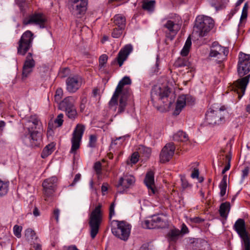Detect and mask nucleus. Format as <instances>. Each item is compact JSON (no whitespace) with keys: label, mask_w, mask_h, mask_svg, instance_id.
<instances>
[{"label":"nucleus","mask_w":250,"mask_h":250,"mask_svg":"<svg viewBox=\"0 0 250 250\" xmlns=\"http://www.w3.org/2000/svg\"><path fill=\"white\" fill-rule=\"evenodd\" d=\"M250 71V55L240 52L239 55L237 72L241 79L235 81L232 89L237 92L239 99H241L245 92L249 83L250 74L244 77Z\"/></svg>","instance_id":"nucleus-1"},{"label":"nucleus","mask_w":250,"mask_h":250,"mask_svg":"<svg viewBox=\"0 0 250 250\" xmlns=\"http://www.w3.org/2000/svg\"><path fill=\"white\" fill-rule=\"evenodd\" d=\"M213 26V20L210 17L204 15L198 16L193 27V34L197 37H203L210 31Z\"/></svg>","instance_id":"nucleus-2"},{"label":"nucleus","mask_w":250,"mask_h":250,"mask_svg":"<svg viewBox=\"0 0 250 250\" xmlns=\"http://www.w3.org/2000/svg\"><path fill=\"white\" fill-rule=\"evenodd\" d=\"M170 94L169 88L167 87L154 86L151 90V101L153 103L158 101L159 104L162 103L164 106L168 107L174 102V99L169 98Z\"/></svg>","instance_id":"nucleus-3"},{"label":"nucleus","mask_w":250,"mask_h":250,"mask_svg":"<svg viewBox=\"0 0 250 250\" xmlns=\"http://www.w3.org/2000/svg\"><path fill=\"white\" fill-rule=\"evenodd\" d=\"M27 123V129L30 134V145L32 147L39 146L42 141V134L38 130H35L40 129L41 123L35 116L31 117Z\"/></svg>","instance_id":"nucleus-4"},{"label":"nucleus","mask_w":250,"mask_h":250,"mask_svg":"<svg viewBox=\"0 0 250 250\" xmlns=\"http://www.w3.org/2000/svg\"><path fill=\"white\" fill-rule=\"evenodd\" d=\"M228 114L225 106H221L219 108L210 107L206 114V122L211 125H219L224 122L225 117Z\"/></svg>","instance_id":"nucleus-5"},{"label":"nucleus","mask_w":250,"mask_h":250,"mask_svg":"<svg viewBox=\"0 0 250 250\" xmlns=\"http://www.w3.org/2000/svg\"><path fill=\"white\" fill-rule=\"evenodd\" d=\"M102 207V205L99 204L90 214L89 225L90 227V234L92 239L95 238L98 234L100 226L103 220Z\"/></svg>","instance_id":"nucleus-6"},{"label":"nucleus","mask_w":250,"mask_h":250,"mask_svg":"<svg viewBox=\"0 0 250 250\" xmlns=\"http://www.w3.org/2000/svg\"><path fill=\"white\" fill-rule=\"evenodd\" d=\"M233 229L241 238L243 250H250V234L247 230L244 220L241 218L237 219Z\"/></svg>","instance_id":"nucleus-7"},{"label":"nucleus","mask_w":250,"mask_h":250,"mask_svg":"<svg viewBox=\"0 0 250 250\" xmlns=\"http://www.w3.org/2000/svg\"><path fill=\"white\" fill-rule=\"evenodd\" d=\"M113 222L116 226L111 229L113 234L121 240L126 241L130 234L131 226L125 221L114 220Z\"/></svg>","instance_id":"nucleus-8"},{"label":"nucleus","mask_w":250,"mask_h":250,"mask_svg":"<svg viewBox=\"0 0 250 250\" xmlns=\"http://www.w3.org/2000/svg\"><path fill=\"white\" fill-rule=\"evenodd\" d=\"M33 40V34L30 31L24 32L18 42V54L24 56L31 47Z\"/></svg>","instance_id":"nucleus-9"},{"label":"nucleus","mask_w":250,"mask_h":250,"mask_svg":"<svg viewBox=\"0 0 250 250\" xmlns=\"http://www.w3.org/2000/svg\"><path fill=\"white\" fill-rule=\"evenodd\" d=\"M144 228L148 229H164L168 226L167 219L163 215H153L143 223Z\"/></svg>","instance_id":"nucleus-10"},{"label":"nucleus","mask_w":250,"mask_h":250,"mask_svg":"<svg viewBox=\"0 0 250 250\" xmlns=\"http://www.w3.org/2000/svg\"><path fill=\"white\" fill-rule=\"evenodd\" d=\"M59 109L65 112L66 116L71 119H75L77 115L76 109L74 106V99L68 96L60 102Z\"/></svg>","instance_id":"nucleus-11"},{"label":"nucleus","mask_w":250,"mask_h":250,"mask_svg":"<svg viewBox=\"0 0 250 250\" xmlns=\"http://www.w3.org/2000/svg\"><path fill=\"white\" fill-rule=\"evenodd\" d=\"M58 178L56 176H52L45 179L42 184L43 193L45 200H51L56 190Z\"/></svg>","instance_id":"nucleus-12"},{"label":"nucleus","mask_w":250,"mask_h":250,"mask_svg":"<svg viewBox=\"0 0 250 250\" xmlns=\"http://www.w3.org/2000/svg\"><path fill=\"white\" fill-rule=\"evenodd\" d=\"M88 0H68V7L71 13L77 18H81L86 10Z\"/></svg>","instance_id":"nucleus-13"},{"label":"nucleus","mask_w":250,"mask_h":250,"mask_svg":"<svg viewBox=\"0 0 250 250\" xmlns=\"http://www.w3.org/2000/svg\"><path fill=\"white\" fill-rule=\"evenodd\" d=\"M47 19L42 13H35L23 20L24 25L33 24L38 26L40 28H44L47 26Z\"/></svg>","instance_id":"nucleus-14"},{"label":"nucleus","mask_w":250,"mask_h":250,"mask_svg":"<svg viewBox=\"0 0 250 250\" xmlns=\"http://www.w3.org/2000/svg\"><path fill=\"white\" fill-rule=\"evenodd\" d=\"M84 126L82 125H77L72 134L71 139L72 146L70 152L74 154L80 147V142L84 131Z\"/></svg>","instance_id":"nucleus-15"},{"label":"nucleus","mask_w":250,"mask_h":250,"mask_svg":"<svg viewBox=\"0 0 250 250\" xmlns=\"http://www.w3.org/2000/svg\"><path fill=\"white\" fill-rule=\"evenodd\" d=\"M228 52L227 48L222 46L216 42H214L211 46L209 57L219 59L218 62L220 63L228 55Z\"/></svg>","instance_id":"nucleus-16"},{"label":"nucleus","mask_w":250,"mask_h":250,"mask_svg":"<svg viewBox=\"0 0 250 250\" xmlns=\"http://www.w3.org/2000/svg\"><path fill=\"white\" fill-rule=\"evenodd\" d=\"M125 85L123 84L122 82L121 81L118 83L115 91H114L113 95L109 102L108 104L110 108H114V110H116L117 105H118V99L119 95H122L123 92L125 90H127L129 92V96L131 95V91L129 88H124Z\"/></svg>","instance_id":"nucleus-17"},{"label":"nucleus","mask_w":250,"mask_h":250,"mask_svg":"<svg viewBox=\"0 0 250 250\" xmlns=\"http://www.w3.org/2000/svg\"><path fill=\"white\" fill-rule=\"evenodd\" d=\"M163 28L164 30L167 29L165 31L167 38L172 40L180 30V26L173 21L168 20L163 23Z\"/></svg>","instance_id":"nucleus-18"},{"label":"nucleus","mask_w":250,"mask_h":250,"mask_svg":"<svg viewBox=\"0 0 250 250\" xmlns=\"http://www.w3.org/2000/svg\"><path fill=\"white\" fill-rule=\"evenodd\" d=\"M35 66V62L33 59L32 54L29 53L24 62L22 67L21 79L24 81L32 72L33 68Z\"/></svg>","instance_id":"nucleus-19"},{"label":"nucleus","mask_w":250,"mask_h":250,"mask_svg":"<svg viewBox=\"0 0 250 250\" xmlns=\"http://www.w3.org/2000/svg\"><path fill=\"white\" fill-rule=\"evenodd\" d=\"M132 50L133 47L131 44L125 45L120 50L117 57L112 62V64H114L117 63L119 66L121 67Z\"/></svg>","instance_id":"nucleus-20"},{"label":"nucleus","mask_w":250,"mask_h":250,"mask_svg":"<svg viewBox=\"0 0 250 250\" xmlns=\"http://www.w3.org/2000/svg\"><path fill=\"white\" fill-rule=\"evenodd\" d=\"M175 147L173 143L167 144L163 148L160 154V160L161 163L168 162L173 157Z\"/></svg>","instance_id":"nucleus-21"},{"label":"nucleus","mask_w":250,"mask_h":250,"mask_svg":"<svg viewBox=\"0 0 250 250\" xmlns=\"http://www.w3.org/2000/svg\"><path fill=\"white\" fill-rule=\"evenodd\" d=\"M82 83V78L75 75L69 77L66 81V90L70 93L76 92L81 87Z\"/></svg>","instance_id":"nucleus-22"},{"label":"nucleus","mask_w":250,"mask_h":250,"mask_svg":"<svg viewBox=\"0 0 250 250\" xmlns=\"http://www.w3.org/2000/svg\"><path fill=\"white\" fill-rule=\"evenodd\" d=\"M135 181L134 177L130 175L121 177L117 185L118 191L122 193L126 189L129 188L134 184Z\"/></svg>","instance_id":"nucleus-23"},{"label":"nucleus","mask_w":250,"mask_h":250,"mask_svg":"<svg viewBox=\"0 0 250 250\" xmlns=\"http://www.w3.org/2000/svg\"><path fill=\"white\" fill-rule=\"evenodd\" d=\"M144 182L147 187L149 194H154L155 193L154 184V174L152 171H148L146 175Z\"/></svg>","instance_id":"nucleus-24"},{"label":"nucleus","mask_w":250,"mask_h":250,"mask_svg":"<svg viewBox=\"0 0 250 250\" xmlns=\"http://www.w3.org/2000/svg\"><path fill=\"white\" fill-rule=\"evenodd\" d=\"M130 96L128 91L125 90L123 92L119 100L117 114H121L125 111L127 105V101Z\"/></svg>","instance_id":"nucleus-25"},{"label":"nucleus","mask_w":250,"mask_h":250,"mask_svg":"<svg viewBox=\"0 0 250 250\" xmlns=\"http://www.w3.org/2000/svg\"><path fill=\"white\" fill-rule=\"evenodd\" d=\"M181 235L180 230L177 229H170L167 235V240L170 243H175L179 239Z\"/></svg>","instance_id":"nucleus-26"},{"label":"nucleus","mask_w":250,"mask_h":250,"mask_svg":"<svg viewBox=\"0 0 250 250\" xmlns=\"http://www.w3.org/2000/svg\"><path fill=\"white\" fill-rule=\"evenodd\" d=\"M186 104V95H183L179 96L177 101L176 106L174 111V114L176 115H179Z\"/></svg>","instance_id":"nucleus-27"},{"label":"nucleus","mask_w":250,"mask_h":250,"mask_svg":"<svg viewBox=\"0 0 250 250\" xmlns=\"http://www.w3.org/2000/svg\"><path fill=\"white\" fill-rule=\"evenodd\" d=\"M156 1L154 0H144L142 1V7L143 10L152 13L154 11Z\"/></svg>","instance_id":"nucleus-28"},{"label":"nucleus","mask_w":250,"mask_h":250,"mask_svg":"<svg viewBox=\"0 0 250 250\" xmlns=\"http://www.w3.org/2000/svg\"><path fill=\"white\" fill-rule=\"evenodd\" d=\"M114 22L118 27L124 29L125 26V18L120 15H116L114 17Z\"/></svg>","instance_id":"nucleus-29"},{"label":"nucleus","mask_w":250,"mask_h":250,"mask_svg":"<svg viewBox=\"0 0 250 250\" xmlns=\"http://www.w3.org/2000/svg\"><path fill=\"white\" fill-rule=\"evenodd\" d=\"M230 208V203L226 202L221 204L219 209L220 216L222 217H226L229 211Z\"/></svg>","instance_id":"nucleus-30"},{"label":"nucleus","mask_w":250,"mask_h":250,"mask_svg":"<svg viewBox=\"0 0 250 250\" xmlns=\"http://www.w3.org/2000/svg\"><path fill=\"white\" fill-rule=\"evenodd\" d=\"M8 181H2L0 179V198L6 195L9 190Z\"/></svg>","instance_id":"nucleus-31"},{"label":"nucleus","mask_w":250,"mask_h":250,"mask_svg":"<svg viewBox=\"0 0 250 250\" xmlns=\"http://www.w3.org/2000/svg\"><path fill=\"white\" fill-rule=\"evenodd\" d=\"M139 154L143 157L148 158L151 153V149L149 147H146L144 146L140 145L137 149Z\"/></svg>","instance_id":"nucleus-32"},{"label":"nucleus","mask_w":250,"mask_h":250,"mask_svg":"<svg viewBox=\"0 0 250 250\" xmlns=\"http://www.w3.org/2000/svg\"><path fill=\"white\" fill-rule=\"evenodd\" d=\"M173 140L177 142H185L188 140L187 134L183 131H179L173 135Z\"/></svg>","instance_id":"nucleus-33"},{"label":"nucleus","mask_w":250,"mask_h":250,"mask_svg":"<svg viewBox=\"0 0 250 250\" xmlns=\"http://www.w3.org/2000/svg\"><path fill=\"white\" fill-rule=\"evenodd\" d=\"M54 146L55 145L53 143L47 145L43 149L41 154V157L42 158H45L50 155L54 150Z\"/></svg>","instance_id":"nucleus-34"},{"label":"nucleus","mask_w":250,"mask_h":250,"mask_svg":"<svg viewBox=\"0 0 250 250\" xmlns=\"http://www.w3.org/2000/svg\"><path fill=\"white\" fill-rule=\"evenodd\" d=\"M227 187V175H224L219 185V188L220 189V194L221 197H223L225 195L226 192Z\"/></svg>","instance_id":"nucleus-35"},{"label":"nucleus","mask_w":250,"mask_h":250,"mask_svg":"<svg viewBox=\"0 0 250 250\" xmlns=\"http://www.w3.org/2000/svg\"><path fill=\"white\" fill-rule=\"evenodd\" d=\"M191 45V41L190 38L188 37L185 42L184 47L181 51V54L182 56H187L188 55Z\"/></svg>","instance_id":"nucleus-36"},{"label":"nucleus","mask_w":250,"mask_h":250,"mask_svg":"<svg viewBox=\"0 0 250 250\" xmlns=\"http://www.w3.org/2000/svg\"><path fill=\"white\" fill-rule=\"evenodd\" d=\"M174 66L176 67H182L185 66H189V62L186 59L183 58H179L174 62Z\"/></svg>","instance_id":"nucleus-37"},{"label":"nucleus","mask_w":250,"mask_h":250,"mask_svg":"<svg viewBox=\"0 0 250 250\" xmlns=\"http://www.w3.org/2000/svg\"><path fill=\"white\" fill-rule=\"evenodd\" d=\"M25 236L28 241L33 240L34 239H37L35 232L31 229H26L25 231Z\"/></svg>","instance_id":"nucleus-38"},{"label":"nucleus","mask_w":250,"mask_h":250,"mask_svg":"<svg viewBox=\"0 0 250 250\" xmlns=\"http://www.w3.org/2000/svg\"><path fill=\"white\" fill-rule=\"evenodd\" d=\"M63 96V90L61 88H58L56 91V93L54 96L55 101L59 104Z\"/></svg>","instance_id":"nucleus-39"},{"label":"nucleus","mask_w":250,"mask_h":250,"mask_svg":"<svg viewBox=\"0 0 250 250\" xmlns=\"http://www.w3.org/2000/svg\"><path fill=\"white\" fill-rule=\"evenodd\" d=\"M16 3L19 6L21 12L24 15L26 12L25 8L26 5L25 1L24 0H16Z\"/></svg>","instance_id":"nucleus-40"},{"label":"nucleus","mask_w":250,"mask_h":250,"mask_svg":"<svg viewBox=\"0 0 250 250\" xmlns=\"http://www.w3.org/2000/svg\"><path fill=\"white\" fill-rule=\"evenodd\" d=\"M97 141V137L95 135H90L89 136V143L88 146L93 148L96 146V143Z\"/></svg>","instance_id":"nucleus-41"},{"label":"nucleus","mask_w":250,"mask_h":250,"mask_svg":"<svg viewBox=\"0 0 250 250\" xmlns=\"http://www.w3.org/2000/svg\"><path fill=\"white\" fill-rule=\"evenodd\" d=\"M124 29L119 28V27H116L113 29L112 33V36L114 38H118L123 33V31Z\"/></svg>","instance_id":"nucleus-42"},{"label":"nucleus","mask_w":250,"mask_h":250,"mask_svg":"<svg viewBox=\"0 0 250 250\" xmlns=\"http://www.w3.org/2000/svg\"><path fill=\"white\" fill-rule=\"evenodd\" d=\"M108 57L105 54H103L101 55L99 60V66L102 68L104 65L106 63L107 61Z\"/></svg>","instance_id":"nucleus-43"},{"label":"nucleus","mask_w":250,"mask_h":250,"mask_svg":"<svg viewBox=\"0 0 250 250\" xmlns=\"http://www.w3.org/2000/svg\"><path fill=\"white\" fill-rule=\"evenodd\" d=\"M63 115L62 113L59 114L54 121L55 124L57 125L58 127L61 126L63 122Z\"/></svg>","instance_id":"nucleus-44"},{"label":"nucleus","mask_w":250,"mask_h":250,"mask_svg":"<svg viewBox=\"0 0 250 250\" xmlns=\"http://www.w3.org/2000/svg\"><path fill=\"white\" fill-rule=\"evenodd\" d=\"M21 229L22 228L18 225H15L14 227V233L15 235L17 236L18 238H20L21 237Z\"/></svg>","instance_id":"nucleus-45"},{"label":"nucleus","mask_w":250,"mask_h":250,"mask_svg":"<svg viewBox=\"0 0 250 250\" xmlns=\"http://www.w3.org/2000/svg\"><path fill=\"white\" fill-rule=\"evenodd\" d=\"M125 137L124 136L123 137H120L118 138H117L116 140L112 141L111 142V146H113L114 145H117L119 146L121 145L122 143L125 141Z\"/></svg>","instance_id":"nucleus-46"},{"label":"nucleus","mask_w":250,"mask_h":250,"mask_svg":"<svg viewBox=\"0 0 250 250\" xmlns=\"http://www.w3.org/2000/svg\"><path fill=\"white\" fill-rule=\"evenodd\" d=\"M125 137L124 136L123 137H120L118 138H117L116 140L112 141L111 142V146H113L114 145H117L119 146L121 145L122 143L125 141Z\"/></svg>","instance_id":"nucleus-47"},{"label":"nucleus","mask_w":250,"mask_h":250,"mask_svg":"<svg viewBox=\"0 0 250 250\" xmlns=\"http://www.w3.org/2000/svg\"><path fill=\"white\" fill-rule=\"evenodd\" d=\"M140 156V155L139 154L138 152H134L131 157L130 161L133 164H136L139 160V157Z\"/></svg>","instance_id":"nucleus-48"},{"label":"nucleus","mask_w":250,"mask_h":250,"mask_svg":"<svg viewBox=\"0 0 250 250\" xmlns=\"http://www.w3.org/2000/svg\"><path fill=\"white\" fill-rule=\"evenodd\" d=\"M115 203L114 202H113L111 204L110 207H109V218L111 219L113 216L115 215Z\"/></svg>","instance_id":"nucleus-49"},{"label":"nucleus","mask_w":250,"mask_h":250,"mask_svg":"<svg viewBox=\"0 0 250 250\" xmlns=\"http://www.w3.org/2000/svg\"><path fill=\"white\" fill-rule=\"evenodd\" d=\"M102 165L100 162H97L95 163L94 168L97 173H99L101 171Z\"/></svg>","instance_id":"nucleus-50"},{"label":"nucleus","mask_w":250,"mask_h":250,"mask_svg":"<svg viewBox=\"0 0 250 250\" xmlns=\"http://www.w3.org/2000/svg\"><path fill=\"white\" fill-rule=\"evenodd\" d=\"M180 232H181V236L188 232V229L185 224H182L181 226V229L180 230Z\"/></svg>","instance_id":"nucleus-51"},{"label":"nucleus","mask_w":250,"mask_h":250,"mask_svg":"<svg viewBox=\"0 0 250 250\" xmlns=\"http://www.w3.org/2000/svg\"><path fill=\"white\" fill-rule=\"evenodd\" d=\"M186 97L187 104H192L194 103L195 99L193 97L189 95H186Z\"/></svg>","instance_id":"nucleus-52"},{"label":"nucleus","mask_w":250,"mask_h":250,"mask_svg":"<svg viewBox=\"0 0 250 250\" xmlns=\"http://www.w3.org/2000/svg\"><path fill=\"white\" fill-rule=\"evenodd\" d=\"M190 220L191 222L194 223H200L203 222L204 221V219H203L200 217H198L191 218L190 219Z\"/></svg>","instance_id":"nucleus-53"},{"label":"nucleus","mask_w":250,"mask_h":250,"mask_svg":"<svg viewBox=\"0 0 250 250\" xmlns=\"http://www.w3.org/2000/svg\"><path fill=\"white\" fill-rule=\"evenodd\" d=\"M81 175L80 173L77 174L73 180V182L70 185L71 186H74L75 184L80 180Z\"/></svg>","instance_id":"nucleus-54"},{"label":"nucleus","mask_w":250,"mask_h":250,"mask_svg":"<svg viewBox=\"0 0 250 250\" xmlns=\"http://www.w3.org/2000/svg\"><path fill=\"white\" fill-rule=\"evenodd\" d=\"M199 175V170L197 168H194L193 172H192L191 174V177L194 179V178H198Z\"/></svg>","instance_id":"nucleus-55"},{"label":"nucleus","mask_w":250,"mask_h":250,"mask_svg":"<svg viewBox=\"0 0 250 250\" xmlns=\"http://www.w3.org/2000/svg\"><path fill=\"white\" fill-rule=\"evenodd\" d=\"M86 102H87V100H86V98L83 97V98H82L81 103L80 104V108H81V110H84Z\"/></svg>","instance_id":"nucleus-56"},{"label":"nucleus","mask_w":250,"mask_h":250,"mask_svg":"<svg viewBox=\"0 0 250 250\" xmlns=\"http://www.w3.org/2000/svg\"><path fill=\"white\" fill-rule=\"evenodd\" d=\"M124 85L129 84L131 83V80L128 77H125L121 81Z\"/></svg>","instance_id":"nucleus-57"},{"label":"nucleus","mask_w":250,"mask_h":250,"mask_svg":"<svg viewBox=\"0 0 250 250\" xmlns=\"http://www.w3.org/2000/svg\"><path fill=\"white\" fill-rule=\"evenodd\" d=\"M63 250H79L75 245L64 246Z\"/></svg>","instance_id":"nucleus-58"},{"label":"nucleus","mask_w":250,"mask_h":250,"mask_svg":"<svg viewBox=\"0 0 250 250\" xmlns=\"http://www.w3.org/2000/svg\"><path fill=\"white\" fill-rule=\"evenodd\" d=\"M249 172V168L248 167H245L243 170H242V178L244 179L245 177L248 176V174Z\"/></svg>","instance_id":"nucleus-59"},{"label":"nucleus","mask_w":250,"mask_h":250,"mask_svg":"<svg viewBox=\"0 0 250 250\" xmlns=\"http://www.w3.org/2000/svg\"><path fill=\"white\" fill-rule=\"evenodd\" d=\"M60 212V211L58 208L55 209L53 212L54 215L55 216V219L57 222L59 221Z\"/></svg>","instance_id":"nucleus-60"},{"label":"nucleus","mask_w":250,"mask_h":250,"mask_svg":"<svg viewBox=\"0 0 250 250\" xmlns=\"http://www.w3.org/2000/svg\"><path fill=\"white\" fill-rule=\"evenodd\" d=\"M33 214L36 217L39 216L40 214L39 210L36 207L34 208L33 209Z\"/></svg>","instance_id":"nucleus-61"},{"label":"nucleus","mask_w":250,"mask_h":250,"mask_svg":"<svg viewBox=\"0 0 250 250\" xmlns=\"http://www.w3.org/2000/svg\"><path fill=\"white\" fill-rule=\"evenodd\" d=\"M101 189H102V192L103 193V194L104 195L105 194L104 192L107 191V190L108 189L107 185L103 184L102 186Z\"/></svg>","instance_id":"nucleus-62"},{"label":"nucleus","mask_w":250,"mask_h":250,"mask_svg":"<svg viewBox=\"0 0 250 250\" xmlns=\"http://www.w3.org/2000/svg\"><path fill=\"white\" fill-rule=\"evenodd\" d=\"M248 4L246 3L243 8L242 13L248 14Z\"/></svg>","instance_id":"nucleus-63"},{"label":"nucleus","mask_w":250,"mask_h":250,"mask_svg":"<svg viewBox=\"0 0 250 250\" xmlns=\"http://www.w3.org/2000/svg\"><path fill=\"white\" fill-rule=\"evenodd\" d=\"M139 250H149L148 245L147 244H143L140 248Z\"/></svg>","instance_id":"nucleus-64"}]
</instances>
